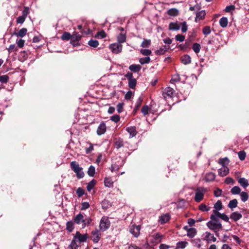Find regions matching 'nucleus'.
<instances>
[{
    "label": "nucleus",
    "mask_w": 249,
    "mask_h": 249,
    "mask_svg": "<svg viewBox=\"0 0 249 249\" xmlns=\"http://www.w3.org/2000/svg\"><path fill=\"white\" fill-rule=\"evenodd\" d=\"M211 220L207 223V227L211 230L216 232V230H219L222 229V226L217 219V216L213 214H212L210 217Z\"/></svg>",
    "instance_id": "nucleus-1"
},
{
    "label": "nucleus",
    "mask_w": 249,
    "mask_h": 249,
    "mask_svg": "<svg viewBox=\"0 0 249 249\" xmlns=\"http://www.w3.org/2000/svg\"><path fill=\"white\" fill-rule=\"evenodd\" d=\"M71 167L76 174V177L78 178H82L84 177V173L83 172V169L79 166V164L75 161L71 162Z\"/></svg>",
    "instance_id": "nucleus-2"
},
{
    "label": "nucleus",
    "mask_w": 249,
    "mask_h": 249,
    "mask_svg": "<svg viewBox=\"0 0 249 249\" xmlns=\"http://www.w3.org/2000/svg\"><path fill=\"white\" fill-rule=\"evenodd\" d=\"M110 225V221L107 218L102 217L100 221L99 227L101 230L105 231L109 228Z\"/></svg>",
    "instance_id": "nucleus-3"
},
{
    "label": "nucleus",
    "mask_w": 249,
    "mask_h": 249,
    "mask_svg": "<svg viewBox=\"0 0 249 249\" xmlns=\"http://www.w3.org/2000/svg\"><path fill=\"white\" fill-rule=\"evenodd\" d=\"M109 48L111 52L115 53H120L122 50V45L118 42L110 44Z\"/></svg>",
    "instance_id": "nucleus-4"
},
{
    "label": "nucleus",
    "mask_w": 249,
    "mask_h": 249,
    "mask_svg": "<svg viewBox=\"0 0 249 249\" xmlns=\"http://www.w3.org/2000/svg\"><path fill=\"white\" fill-rule=\"evenodd\" d=\"M73 220L77 224H80L81 223H82L83 228H85L87 225V223L86 222V220L84 219V216L81 213H79L77 214L74 217Z\"/></svg>",
    "instance_id": "nucleus-5"
},
{
    "label": "nucleus",
    "mask_w": 249,
    "mask_h": 249,
    "mask_svg": "<svg viewBox=\"0 0 249 249\" xmlns=\"http://www.w3.org/2000/svg\"><path fill=\"white\" fill-rule=\"evenodd\" d=\"M205 191V189H197L195 197V200L196 202H199L203 199Z\"/></svg>",
    "instance_id": "nucleus-6"
},
{
    "label": "nucleus",
    "mask_w": 249,
    "mask_h": 249,
    "mask_svg": "<svg viewBox=\"0 0 249 249\" xmlns=\"http://www.w3.org/2000/svg\"><path fill=\"white\" fill-rule=\"evenodd\" d=\"M203 239L207 241L208 243L212 242H215L216 238L214 236L213 234L208 231H206L203 234Z\"/></svg>",
    "instance_id": "nucleus-7"
},
{
    "label": "nucleus",
    "mask_w": 249,
    "mask_h": 249,
    "mask_svg": "<svg viewBox=\"0 0 249 249\" xmlns=\"http://www.w3.org/2000/svg\"><path fill=\"white\" fill-rule=\"evenodd\" d=\"M140 230L141 227L140 226L133 225L131 227H130L129 231L134 236V237H137L140 235Z\"/></svg>",
    "instance_id": "nucleus-8"
},
{
    "label": "nucleus",
    "mask_w": 249,
    "mask_h": 249,
    "mask_svg": "<svg viewBox=\"0 0 249 249\" xmlns=\"http://www.w3.org/2000/svg\"><path fill=\"white\" fill-rule=\"evenodd\" d=\"M213 214L217 216V219L221 218L225 222H229V217L225 213H221L216 210H213Z\"/></svg>",
    "instance_id": "nucleus-9"
},
{
    "label": "nucleus",
    "mask_w": 249,
    "mask_h": 249,
    "mask_svg": "<svg viewBox=\"0 0 249 249\" xmlns=\"http://www.w3.org/2000/svg\"><path fill=\"white\" fill-rule=\"evenodd\" d=\"M106 125L104 122L101 123L98 126L97 130V134L98 135H101L104 134L106 131Z\"/></svg>",
    "instance_id": "nucleus-10"
},
{
    "label": "nucleus",
    "mask_w": 249,
    "mask_h": 249,
    "mask_svg": "<svg viewBox=\"0 0 249 249\" xmlns=\"http://www.w3.org/2000/svg\"><path fill=\"white\" fill-rule=\"evenodd\" d=\"M91 239L94 243H97L100 239V234L97 230L93 231L91 232Z\"/></svg>",
    "instance_id": "nucleus-11"
},
{
    "label": "nucleus",
    "mask_w": 249,
    "mask_h": 249,
    "mask_svg": "<svg viewBox=\"0 0 249 249\" xmlns=\"http://www.w3.org/2000/svg\"><path fill=\"white\" fill-rule=\"evenodd\" d=\"M174 92V90L172 88L167 87L164 89L163 92V96L164 98H166V96L171 98L173 95Z\"/></svg>",
    "instance_id": "nucleus-12"
},
{
    "label": "nucleus",
    "mask_w": 249,
    "mask_h": 249,
    "mask_svg": "<svg viewBox=\"0 0 249 249\" xmlns=\"http://www.w3.org/2000/svg\"><path fill=\"white\" fill-rule=\"evenodd\" d=\"M242 217V215L238 212H234L232 213L230 216V218L233 220L234 221H237Z\"/></svg>",
    "instance_id": "nucleus-13"
},
{
    "label": "nucleus",
    "mask_w": 249,
    "mask_h": 249,
    "mask_svg": "<svg viewBox=\"0 0 249 249\" xmlns=\"http://www.w3.org/2000/svg\"><path fill=\"white\" fill-rule=\"evenodd\" d=\"M75 238H77L80 242H86L88 238L87 234H81L79 232L77 231L75 235Z\"/></svg>",
    "instance_id": "nucleus-14"
},
{
    "label": "nucleus",
    "mask_w": 249,
    "mask_h": 249,
    "mask_svg": "<svg viewBox=\"0 0 249 249\" xmlns=\"http://www.w3.org/2000/svg\"><path fill=\"white\" fill-rule=\"evenodd\" d=\"M126 130L129 134V138H132L135 137L137 134L136 127L135 126H130L126 128Z\"/></svg>",
    "instance_id": "nucleus-15"
},
{
    "label": "nucleus",
    "mask_w": 249,
    "mask_h": 249,
    "mask_svg": "<svg viewBox=\"0 0 249 249\" xmlns=\"http://www.w3.org/2000/svg\"><path fill=\"white\" fill-rule=\"evenodd\" d=\"M105 186L108 188H112L113 186V181L111 177H105L104 178Z\"/></svg>",
    "instance_id": "nucleus-16"
},
{
    "label": "nucleus",
    "mask_w": 249,
    "mask_h": 249,
    "mask_svg": "<svg viewBox=\"0 0 249 249\" xmlns=\"http://www.w3.org/2000/svg\"><path fill=\"white\" fill-rule=\"evenodd\" d=\"M229 173V169L227 166H224L218 170V175L221 177H224Z\"/></svg>",
    "instance_id": "nucleus-17"
},
{
    "label": "nucleus",
    "mask_w": 249,
    "mask_h": 249,
    "mask_svg": "<svg viewBox=\"0 0 249 249\" xmlns=\"http://www.w3.org/2000/svg\"><path fill=\"white\" fill-rule=\"evenodd\" d=\"M215 178V175L213 172H209L206 174L205 177V180L207 182L212 181L214 180Z\"/></svg>",
    "instance_id": "nucleus-18"
},
{
    "label": "nucleus",
    "mask_w": 249,
    "mask_h": 249,
    "mask_svg": "<svg viewBox=\"0 0 249 249\" xmlns=\"http://www.w3.org/2000/svg\"><path fill=\"white\" fill-rule=\"evenodd\" d=\"M238 182L244 188H246L249 185L248 180L244 178H239Z\"/></svg>",
    "instance_id": "nucleus-19"
},
{
    "label": "nucleus",
    "mask_w": 249,
    "mask_h": 249,
    "mask_svg": "<svg viewBox=\"0 0 249 249\" xmlns=\"http://www.w3.org/2000/svg\"><path fill=\"white\" fill-rule=\"evenodd\" d=\"M205 15L206 13L204 10H202L199 12L196 13L195 21L197 22L198 21L203 19L205 18Z\"/></svg>",
    "instance_id": "nucleus-20"
},
{
    "label": "nucleus",
    "mask_w": 249,
    "mask_h": 249,
    "mask_svg": "<svg viewBox=\"0 0 249 249\" xmlns=\"http://www.w3.org/2000/svg\"><path fill=\"white\" fill-rule=\"evenodd\" d=\"M169 49V47H167L166 46H163L159 49L155 51V53L157 55H161L164 54Z\"/></svg>",
    "instance_id": "nucleus-21"
},
{
    "label": "nucleus",
    "mask_w": 249,
    "mask_h": 249,
    "mask_svg": "<svg viewBox=\"0 0 249 249\" xmlns=\"http://www.w3.org/2000/svg\"><path fill=\"white\" fill-rule=\"evenodd\" d=\"M27 30L26 28H23L21 29H20L18 32H15L13 33L14 35L18 37H23L26 34H27Z\"/></svg>",
    "instance_id": "nucleus-22"
},
{
    "label": "nucleus",
    "mask_w": 249,
    "mask_h": 249,
    "mask_svg": "<svg viewBox=\"0 0 249 249\" xmlns=\"http://www.w3.org/2000/svg\"><path fill=\"white\" fill-rule=\"evenodd\" d=\"M141 68L140 65L132 64L129 66V69L134 72H138L140 71Z\"/></svg>",
    "instance_id": "nucleus-23"
},
{
    "label": "nucleus",
    "mask_w": 249,
    "mask_h": 249,
    "mask_svg": "<svg viewBox=\"0 0 249 249\" xmlns=\"http://www.w3.org/2000/svg\"><path fill=\"white\" fill-rule=\"evenodd\" d=\"M126 41V35L125 34L120 33L117 36L118 43L121 44V43L125 42Z\"/></svg>",
    "instance_id": "nucleus-24"
},
{
    "label": "nucleus",
    "mask_w": 249,
    "mask_h": 249,
    "mask_svg": "<svg viewBox=\"0 0 249 249\" xmlns=\"http://www.w3.org/2000/svg\"><path fill=\"white\" fill-rule=\"evenodd\" d=\"M167 13L169 16L176 17L178 15L179 11L176 8H171L167 11Z\"/></svg>",
    "instance_id": "nucleus-25"
},
{
    "label": "nucleus",
    "mask_w": 249,
    "mask_h": 249,
    "mask_svg": "<svg viewBox=\"0 0 249 249\" xmlns=\"http://www.w3.org/2000/svg\"><path fill=\"white\" fill-rule=\"evenodd\" d=\"M181 60L183 64L187 65L191 63V58L188 55H184L181 57Z\"/></svg>",
    "instance_id": "nucleus-26"
},
{
    "label": "nucleus",
    "mask_w": 249,
    "mask_h": 249,
    "mask_svg": "<svg viewBox=\"0 0 249 249\" xmlns=\"http://www.w3.org/2000/svg\"><path fill=\"white\" fill-rule=\"evenodd\" d=\"M238 202L236 199L231 200L228 204V207L233 211L237 206Z\"/></svg>",
    "instance_id": "nucleus-27"
},
{
    "label": "nucleus",
    "mask_w": 249,
    "mask_h": 249,
    "mask_svg": "<svg viewBox=\"0 0 249 249\" xmlns=\"http://www.w3.org/2000/svg\"><path fill=\"white\" fill-rule=\"evenodd\" d=\"M196 233V230L195 228H190L187 230V236L190 238L194 237Z\"/></svg>",
    "instance_id": "nucleus-28"
},
{
    "label": "nucleus",
    "mask_w": 249,
    "mask_h": 249,
    "mask_svg": "<svg viewBox=\"0 0 249 249\" xmlns=\"http://www.w3.org/2000/svg\"><path fill=\"white\" fill-rule=\"evenodd\" d=\"M170 219V216L168 214L161 215L160 218V222L161 224H163L168 221Z\"/></svg>",
    "instance_id": "nucleus-29"
},
{
    "label": "nucleus",
    "mask_w": 249,
    "mask_h": 249,
    "mask_svg": "<svg viewBox=\"0 0 249 249\" xmlns=\"http://www.w3.org/2000/svg\"><path fill=\"white\" fill-rule=\"evenodd\" d=\"M97 181L96 180L93 179L90 181H89L87 186V189L89 192H90L94 186L96 185Z\"/></svg>",
    "instance_id": "nucleus-30"
},
{
    "label": "nucleus",
    "mask_w": 249,
    "mask_h": 249,
    "mask_svg": "<svg viewBox=\"0 0 249 249\" xmlns=\"http://www.w3.org/2000/svg\"><path fill=\"white\" fill-rule=\"evenodd\" d=\"M180 26L177 22H171L169 25V29L172 31H177L179 30Z\"/></svg>",
    "instance_id": "nucleus-31"
},
{
    "label": "nucleus",
    "mask_w": 249,
    "mask_h": 249,
    "mask_svg": "<svg viewBox=\"0 0 249 249\" xmlns=\"http://www.w3.org/2000/svg\"><path fill=\"white\" fill-rule=\"evenodd\" d=\"M153 236L156 243H160L163 238V235L160 233H157Z\"/></svg>",
    "instance_id": "nucleus-32"
},
{
    "label": "nucleus",
    "mask_w": 249,
    "mask_h": 249,
    "mask_svg": "<svg viewBox=\"0 0 249 249\" xmlns=\"http://www.w3.org/2000/svg\"><path fill=\"white\" fill-rule=\"evenodd\" d=\"M188 245L187 241H180L177 243L176 247L178 249H183Z\"/></svg>",
    "instance_id": "nucleus-33"
},
{
    "label": "nucleus",
    "mask_w": 249,
    "mask_h": 249,
    "mask_svg": "<svg viewBox=\"0 0 249 249\" xmlns=\"http://www.w3.org/2000/svg\"><path fill=\"white\" fill-rule=\"evenodd\" d=\"M81 36L77 32H74L71 35V43L72 44L73 41H78L81 39Z\"/></svg>",
    "instance_id": "nucleus-34"
},
{
    "label": "nucleus",
    "mask_w": 249,
    "mask_h": 249,
    "mask_svg": "<svg viewBox=\"0 0 249 249\" xmlns=\"http://www.w3.org/2000/svg\"><path fill=\"white\" fill-rule=\"evenodd\" d=\"M228 22V19L226 17H222L219 20V24L223 28H225L227 26Z\"/></svg>",
    "instance_id": "nucleus-35"
},
{
    "label": "nucleus",
    "mask_w": 249,
    "mask_h": 249,
    "mask_svg": "<svg viewBox=\"0 0 249 249\" xmlns=\"http://www.w3.org/2000/svg\"><path fill=\"white\" fill-rule=\"evenodd\" d=\"M241 191V189L239 186H234L231 190V192L232 195H238L240 194Z\"/></svg>",
    "instance_id": "nucleus-36"
},
{
    "label": "nucleus",
    "mask_w": 249,
    "mask_h": 249,
    "mask_svg": "<svg viewBox=\"0 0 249 249\" xmlns=\"http://www.w3.org/2000/svg\"><path fill=\"white\" fill-rule=\"evenodd\" d=\"M137 81L135 78H132L128 80V86L131 89H134L136 85Z\"/></svg>",
    "instance_id": "nucleus-37"
},
{
    "label": "nucleus",
    "mask_w": 249,
    "mask_h": 249,
    "mask_svg": "<svg viewBox=\"0 0 249 249\" xmlns=\"http://www.w3.org/2000/svg\"><path fill=\"white\" fill-rule=\"evenodd\" d=\"M95 173V168L92 166L90 165L88 170V174L89 177H93Z\"/></svg>",
    "instance_id": "nucleus-38"
},
{
    "label": "nucleus",
    "mask_w": 249,
    "mask_h": 249,
    "mask_svg": "<svg viewBox=\"0 0 249 249\" xmlns=\"http://www.w3.org/2000/svg\"><path fill=\"white\" fill-rule=\"evenodd\" d=\"M61 39L63 40H69L71 39V35L69 32H64L61 36Z\"/></svg>",
    "instance_id": "nucleus-39"
},
{
    "label": "nucleus",
    "mask_w": 249,
    "mask_h": 249,
    "mask_svg": "<svg viewBox=\"0 0 249 249\" xmlns=\"http://www.w3.org/2000/svg\"><path fill=\"white\" fill-rule=\"evenodd\" d=\"M240 197L241 200L245 202L248 200L249 198V195L245 192H242L240 193Z\"/></svg>",
    "instance_id": "nucleus-40"
},
{
    "label": "nucleus",
    "mask_w": 249,
    "mask_h": 249,
    "mask_svg": "<svg viewBox=\"0 0 249 249\" xmlns=\"http://www.w3.org/2000/svg\"><path fill=\"white\" fill-rule=\"evenodd\" d=\"M218 163L224 167L229 163V160L227 158H221L219 160Z\"/></svg>",
    "instance_id": "nucleus-41"
},
{
    "label": "nucleus",
    "mask_w": 249,
    "mask_h": 249,
    "mask_svg": "<svg viewBox=\"0 0 249 249\" xmlns=\"http://www.w3.org/2000/svg\"><path fill=\"white\" fill-rule=\"evenodd\" d=\"M151 40L150 39H144L141 44V46L143 48H148L150 45Z\"/></svg>",
    "instance_id": "nucleus-42"
},
{
    "label": "nucleus",
    "mask_w": 249,
    "mask_h": 249,
    "mask_svg": "<svg viewBox=\"0 0 249 249\" xmlns=\"http://www.w3.org/2000/svg\"><path fill=\"white\" fill-rule=\"evenodd\" d=\"M150 61V58L149 56L141 58L139 60L140 63L142 65H143L144 64L149 63Z\"/></svg>",
    "instance_id": "nucleus-43"
},
{
    "label": "nucleus",
    "mask_w": 249,
    "mask_h": 249,
    "mask_svg": "<svg viewBox=\"0 0 249 249\" xmlns=\"http://www.w3.org/2000/svg\"><path fill=\"white\" fill-rule=\"evenodd\" d=\"M88 44L93 48L97 47L99 45V42L96 40L91 39L88 42Z\"/></svg>",
    "instance_id": "nucleus-44"
},
{
    "label": "nucleus",
    "mask_w": 249,
    "mask_h": 249,
    "mask_svg": "<svg viewBox=\"0 0 249 249\" xmlns=\"http://www.w3.org/2000/svg\"><path fill=\"white\" fill-rule=\"evenodd\" d=\"M192 49L196 53L199 52L200 50V45L199 44L195 43L193 45Z\"/></svg>",
    "instance_id": "nucleus-45"
},
{
    "label": "nucleus",
    "mask_w": 249,
    "mask_h": 249,
    "mask_svg": "<svg viewBox=\"0 0 249 249\" xmlns=\"http://www.w3.org/2000/svg\"><path fill=\"white\" fill-rule=\"evenodd\" d=\"M214 210L219 211L222 209V202L220 200H218L214 204Z\"/></svg>",
    "instance_id": "nucleus-46"
},
{
    "label": "nucleus",
    "mask_w": 249,
    "mask_h": 249,
    "mask_svg": "<svg viewBox=\"0 0 249 249\" xmlns=\"http://www.w3.org/2000/svg\"><path fill=\"white\" fill-rule=\"evenodd\" d=\"M66 228L69 231H72L74 229V225L73 222L72 221L67 222Z\"/></svg>",
    "instance_id": "nucleus-47"
},
{
    "label": "nucleus",
    "mask_w": 249,
    "mask_h": 249,
    "mask_svg": "<svg viewBox=\"0 0 249 249\" xmlns=\"http://www.w3.org/2000/svg\"><path fill=\"white\" fill-rule=\"evenodd\" d=\"M239 159L241 160H243L245 159V158L246 157V153L244 151H240L238 153Z\"/></svg>",
    "instance_id": "nucleus-48"
},
{
    "label": "nucleus",
    "mask_w": 249,
    "mask_h": 249,
    "mask_svg": "<svg viewBox=\"0 0 249 249\" xmlns=\"http://www.w3.org/2000/svg\"><path fill=\"white\" fill-rule=\"evenodd\" d=\"M124 145V143L122 140H118L115 142V147L116 148L119 149Z\"/></svg>",
    "instance_id": "nucleus-49"
},
{
    "label": "nucleus",
    "mask_w": 249,
    "mask_h": 249,
    "mask_svg": "<svg viewBox=\"0 0 249 249\" xmlns=\"http://www.w3.org/2000/svg\"><path fill=\"white\" fill-rule=\"evenodd\" d=\"M180 80L179 75L178 74H175L174 75L171 79V83H173L174 82H177Z\"/></svg>",
    "instance_id": "nucleus-50"
},
{
    "label": "nucleus",
    "mask_w": 249,
    "mask_h": 249,
    "mask_svg": "<svg viewBox=\"0 0 249 249\" xmlns=\"http://www.w3.org/2000/svg\"><path fill=\"white\" fill-rule=\"evenodd\" d=\"M203 33L205 35H208L211 33V30L210 26H205L202 30Z\"/></svg>",
    "instance_id": "nucleus-51"
},
{
    "label": "nucleus",
    "mask_w": 249,
    "mask_h": 249,
    "mask_svg": "<svg viewBox=\"0 0 249 249\" xmlns=\"http://www.w3.org/2000/svg\"><path fill=\"white\" fill-rule=\"evenodd\" d=\"M140 52L143 55H145V56L149 55L152 53L151 50H148V49H142V50H141Z\"/></svg>",
    "instance_id": "nucleus-52"
},
{
    "label": "nucleus",
    "mask_w": 249,
    "mask_h": 249,
    "mask_svg": "<svg viewBox=\"0 0 249 249\" xmlns=\"http://www.w3.org/2000/svg\"><path fill=\"white\" fill-rule=\"evenodd\" d=\"M149 110V108L147 106H144L142 108L141 111L144 115H146L148 114Z\"/></svg>",
    "instance_id": "nucleus-53"
},
{
    "label": "nucleus",
    "mask_w": 249,
    "mask_h": 249,
    "mask_svg": "<svg viewBox=\"0 0 249 249\" xmlns=\"http://www.w3.org/2000/svg\"><path fill=\"white\" fill-rule=\"evenodd\" d=\"M110 120L115 123H118L120 120V117L119 115H114L110 117Z\"/></svg>",
    "instance_id": "nucleus-54"
},
{
    "label": "nucleus",
    "mask_w": 249,
    "mask_h": 249,
    "mask_svg": "<svg viewBox=\"0 0 249 249\" xmlns=\"http://www.w3.org/2000/svg\"><path fill=\"white\" fill-rule=\"evenodd\" d=\"M175 39L178 41L183 42L185 39V36L181 34H178L176 36Z\"/></svg>",
    "instance_id": "nucleus-55"
},
{
    "label": "nucleus",
    "mask_w": 249,
    "mask_h": 249,
    "mask_svg": "<svg viewBox=\"0 0 249 249\" xmlns=\"http://www.w3.org/2000/svg\"><path fill=\"white\" fill-rule=\"evenodd\" d=\"M199 209L202 212H207L210 210V208L207 207L206 205L201 204L199 206Z\"/></svg>",
    "instance_id": "nucleus-56"
},
{
    "label": "nucleus",
    "mask_w": 249,
    "mask_h": 249,
    "mask_svg": "<svg viewBox=\"0 0 249 249\" xmlns=\"http://www.w3.org/2000/svg\"><path fill=\"white\" fill-rule=\"evenodd\" d=\"M76 194L78 197H81L84 194V190L81 187H79L76 190Z\"/></svg>",
    "instance_id": "nucleus-57"
},
{
    "label": "nucleus",
    "mask_w": 249,
    "mask_h": 249,
    "mask_svg": "<svg viewBox=\"0 0 249 249\" xmlns=\"http://www.w3.org/2000/svg\"><path fill=\"white\" fill-rule=\"evenodd\" d=\"M181 31L183 33H185L187 32L188 29V26L186 22H183L181 23Z\"/></svg>",
    "instance_id": "nucleus-58"
},
{
    "label": "nucleus",
    "mask_w": 249,
    "mask_h": 249,
    "mask_svg": "<svg viewBox=\"0 0 249 249\" xmlns=\"http://www.w3.org/2000/svg\"><path fill=\"white\" fill-rule=\"evenodd\" d=\"M8 76L6 75L0 76V82L3 83H6L8 82Z\"/></svg>",
    "instance_id": "nucleus-59"
},
{
    "label": "nucleus",
    "mask_w": 249,
    "mask_h": 249,
    "mask_svg": "<svg viewBox=\"0 0 249 249\" xmlns=\"http://www.w3.org/2000/svg\"><path fill=\"white\" fill-rule=\"evenodd\" d=\"M70 246L71 249H77L78 245L75 240H72Z\"/></svg>",
    "instance_id": "nucleus-60"
},
{
    "label": "nucleus",
    "mask_w": 249,
    "mask_h": 249,
    "mask_svg": "<svg viewBox=\"0 0 249 249\" xmlns=\"http://www.w3.org/2000/svg\"><path fill=\"white\" fill-rule=\"evenodd\" d=\"M29 14V8L28 7H24L23 10L22 12V16L26 18L27 15Z\"/></svg>",
    "instance_id": "nucleus-61"
},
{
    "label": "nucleus",
    "mask_w": 249,
    "mask_h": 249,
    "mask_svg": "<svg viewBox=\"0 0 249 249\" xmlns=\"http://www.w3.org/2000/svg\"><path fill=\"white\" fill-rule=\"evenodd\" d=\"M222 193V190H221L220 189L218 188H216L214 191V195L215 196H216V197L220 196L221 195Z\"/></svg>",
    "instance_id": "nucleus-62"
},
{
    "label": "nucleus",
    "mask_w": 249,
    "mask_h": 249,
    "mask_svg": "<svg viewBox=\"0 0 249 249\" xmlns=\"http://www.w3.org/2000/svg\"><path fill=\"white\" fill-rule=\"evenodd\" d=\"M25 19L26 18L23 16H19L17 19V22L19 24H22L24 22Z\"/></svg>",
    "instance_id": "nucleus-63"
},
{
    "label": "nucleus",
    "mask_w": 249,
    "mask_h": 249,
    "mask_svg": "<svg viewBox=\"0 0 249 249\" xmlns=\"http://www.w3.org/2000/svg\"><path fill=\"white\" fill-rule=\"evenodd\" d=\"M128 249H142L140 247L137 246L134 244H131L129 245Z\"/></svg>",
    "instance_id": "nucleus-64"
}]
</instances>
